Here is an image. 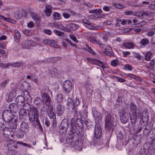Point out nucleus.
<instances>
[{
    "instance_id": "nucleus-1",
    "label": "nucleus",
    "mask_w": 155,
    "mask_h": 155,
    "mask_svg": "<svg viewBox=\"0 0 155 155\" xmlns=\"http://www.w3.org/2000/svg\"><path fill=\"white\" fill-rule=\"evenodd\" d=\"M116 115L114 114H108L105 118V128L106 130L109 131L113 130L114 129V123Z\"/></svg>"
},
{
    "instance_id": "nucleus-2",
    "label": "nucleus",
    "mask_w": 155,
    "mask_h": 155,
    "mask_svg": "<svg viewBox=\"0 0 155 155\" xmlns=\"http://www.w3.org/2000/svg\"><path fill=\"white\" fill-rule=\"evenodd\" d=\"M28 114L29 120L31 122L35 121L38 124L40 123L38 119L39 112L37 108L35 107L30 108Z\"/></svg>"
},
{
    "instance_id": "nucleus-3",
    "label": "nucleus",
    "mask_w": 155,
    "mask_h": 155,
    "mask_svg": "<svg viewBox=\"0 0 155 155\" xmlns=\"http://www.w3.org/2000/svg\"><path fill=\"white\" fill-rule=\"evenodd\" d=\"M2 117L3 120L5 122L9 123L13 120L14 116L12 112L10 110H6L3 113Z\"/></svg>"
},
{
    "instance_id": "nucleus-4",
    "label": "nucleus",
    "mask_w": 155,
    "mask_h": 155,
    "mask_svg": "<svg viewBox=\"0 0 155 155\" xmlns=\"http://www.w3.org/2000/svg\"><path fill=\"white\" fill-rule=\"evenodd\" d=\"M36 45V43L31 40L24 41L21 44L22 48L26 49H31Z\"/></svg>"
},
{
    "instance_id": "nucleus-5",
    "label": "nucleus",
    "mask_w": 155,
    "mask_h": 155,
    "mask_svg": "<svg viewBox=\"0 0 155 155\" xmlns=\"http://www.w3.org/2000/svg\"><path fill=\"white\" fill-rule=\"evenodd\" d=\"M19 142L16 140H11L7 142V147L9 150H14L18 147Z\"/></svg>"
},
{
    "instance_id": "nucleus-6",
    "label": "nucleus",
    "mask_w": 155,
    "mask_h": 155,
    "mask_svg": "<svg viewBox=\"0 0 155 155\" xmlns=\"http://www.w3.org/2000/svg\"><path fill=\"white\" fill-rule=\"evenodd\" d=\"M72 84L69 80L65 81L64 82L63 89L66 93H69L72 89Z\"/></svg>"
},
{
    "instance_id": "nucleus-7",
    "label": "nucleus",
    "mask_w": 155,
    "mask_h": 155,
    "mask_svg": "<svg viewBox=\"0 0 155 155\" xmlns=\"http://www.w3.org/2000/svg\"><path fill=\"white\" fill-rule=\"evenodd\" d=\"M140 115V121H142L143 123H144L145 122H148L149 121V114L148 111L146 110H144L142 113ZM139 115H138V118H139Z\"/></svg>"
},
{
    "instance_id": "nucleus-8",
    "label": "nucleus",
    "mask_w": 155,
    "mask_h": 155,
    "mask_svg": "<svg viewBox=\"0 0 155 155\" xmlns=\"http://www.w3.org/2000/svg\"><path fill=\"white\" fill-rule=\"evenodd\" d=\"M102 132L100 125L98 123H96L94 132L95 137L97 139H99L101 135Z\"/></svg>"
},
{
    "instance_id": "nucleus-9",
    "label": "nucleus",
    "mask_w": 155,
    "mask_h": 155,
    "mask_svg": "<svg viewBox=\"0 0 155 155\" xmlns=\"http://www.w3.org/2000/svg\"><path fill=\"white\" fill-rule=\"evenodd\" d=\"M16 102L17 103H19V104L21 105L24 107H27L29 109L30 107V105L28 103L24 104L25 102V100L24 97L21 96H18L16 98Z\"/></svg>"
},
{
    "instance_id": "nucleus-10",
    "label": "nucleus",
    "mask_w": 155,
    "mask_h": 155,
    "mask_svg": "<svg viewBox=\"0 0 155 155\" xmlns=\"http://www.w3.org/2000/svg\"><path fill=\"white\" fill-rule=\"evenodd\" d=\"M129 115L128 113L125 110L121 111L120 114V120L121 122L125 124L128 120Z\"/></svg>"
},
{
    "instance_id": "nucleus-11",
    "label": "nucleus",
    "mask_w": 155,
    "mask_h": 155,
    "mask_svg": "<svg viewBox=\"0 0 155 155\" xmlns=\"http://www.w3.org/2000/svg\"><path fill=\"white\" fill-rule=\"evenodd\" d=\"M83 25L86 28L92 30H96L97 28L94 26L93 24L90 23L89 21L86 18H84L82 19Z\"/></svg>"
},
{
    "instance_id": "nucleus-12",
    "label": "nucleus",
    "mask_w": 155,
    "mask_h": 155,
    "mask_svg": "<svg viewBox=\"0 0 155 155\" xmlns=\"http://www.w3.org/2000/svg\"><path fill=\"white\" fill-rule=\"evenodd\" d=\"M143 127V125L141 123L134 126L133 128V130L134 131L133 133L134 134H137L140 133Z\"/></svg>"
},
{
    "instance_id": "nucleus-13",
    "label": "nucleus",
    "mask_w": 155,
    "mask_h": 155,
    "mask_svg": "<svg viewBox=\"0 0 155 155\" xmlns=\"http://www.w3.org/2000/svg\"><path fill=\"white\" fill-rule=\"evenodd\" d=\"M102 10L101 9H95L90 10L89 11V12L90 13L95 14L97 18H102L104 17V15L101 13H102Z\"/></svg>"
},
{
    "instance_id": "nucleus-14",
    "label": "nucleus",
    "mask_w": 155,
    "mask_h": 155,
    "mask_svg": "<svg viewBox=\"0 0 155 155\" xmlns=\"http://www.w3.org/2000/svg\"><path fill=\"white\" fill-rule=\"evenodd\" d=\"M56 109L57 115L59 116L62 115L64 110V106L61 104H58L57 105Z\"/></svg>"
},
{
    "instance_id": "nucleus-15",
    "label": "nucleus",
    "mask_w": 155,
    "mask_h": 155,
    "mask_svg": "<svg viewBox=\"0 0 155 155\" xmlns=\"http://www.w3.org/2000/svg\"><path fill=\"white\" fill-rule=\"evenodd\" d=\"M66 27L68 29V31H69L75 30L78 29L79 26L78 25L74 23H70L67 24L66 25Z\"/></svg>"
},
{
    "instance_id": "nucleus-16",
    "label": "nucleus",
    "mask_w": 155,
    "mask_h": 155,
    "mask_svg": "<svg viewBox=\"0 0 155 155\" xmlns=\"http://www.w3.org/2000/svg\"><path fill=\"white\" fill-rule=\"evenodd\" d=\"M12 133V130L11 128L8 127H5L3 129V134L5 137L7 136V137H8L10 134H11V136L13 137V134H11Z\"/></svg>"
},
{
    "instance_id": "nucleus-17",
    "label": "nucleus",
    "mask_w": 155,
    "mask_h": 155,
    "mask_svg": "<svg viewBox=\"0 0 155 155\" xmlns=\"http://www.w3.org/2000/svg\"><path fill=\"white\" fill-rule=\"evenodd\" d=\"M88 40L93 43L99 44V41L98 39L97 36L89 35L87 37Z\"/></svg>"
},
{
    "instance_id": "nucleus-18",
    "label": "nucleus",
    "mask_w": 155,
    "mask_h": 155,
    "mask_svg": "<svg viewBox=\"0 0 155 155\" xmlns=\"http://www.w3.org/2000/svg\"><path fill=\"white\" fill-rule=\"evenodd\" d=\"M54 27L62 31H68V29L66 26L65 27L62 25L58 24L57 23H54Z\"/></svg>"
},
{
    "instance_id": "nucleus-19",
    "label": "nucleus",
    "mask_w": 155,
    "mask_h": 155,
    "mask_svg": "<svg viewBox=\"0 0 155 155\" xmlns=\"http://www.w3.org/2000/svg\"><path fill=\"white\" fill-rule=\"evenodd\" d=\"M15 35H14V40L17 42H18L21 37V34H20L19 31L17 30L14 31Z\"/></svg>"
},
{
    "instance_id": "nucleus-20",
    "label": "nucleus",
    "mask_w": 155,
    "mask_h": 155,
    "mask_svg": "<svg viewBox=\"0 0 155 155\" xmlns=\"http://www.w3.org/2000/svg\"><path fill=\"white\" fill-rule=\"evenodd\" d=\"M130 120L132 123H135L137 121V115L136 112H133L130 116Z\"/></svg>"
},
{
    "instance_id": "nucleus-21",
    "label": "nucleus",
    "mask_w": 155,
    "mask_h": 155,
    "mask_svg": "<svg viewBox=\"0 0 155 155\" xmlns=\"http://www.w3.org/2000/svg\"><path fill=\"white\" fill-rule=\"evenodd\" d=\"M123 45L125 48L128 49H132L134 48L135 45L132 42H125L123 44Z\"/></svg>"
},
{
    "instance_id": "nucleus-22",
    "label": "nucleus",
    "mask_w": 155,
    "mask_h": 155,
    "mask_svg": "<svg viewBox=\"0 0 155 155\" xmlns=\"http://www.w3.org/2000/svg\"><path fill=\"white\" fill-rule=\"evenodd\" d=\"M32 19L37 24H39L40 22V18L36 14H32L31 15Z\"/></svg>"
},
{
    "instance_id": "nucleus-23",
    "label": "nucleus",
    "mask_w": 155,
    "mask_h": 155,
    "mask_svg": "<svg viewBox=\"0 0 155 155\" xmlns=\"http://www.w3.org/2000/svg\"><path fill=\"white\" fill-rule=\"evenodd\" d=\"M51 7L50 5L46 6L45 7V13L47 16H49L51 14Z\"/></svg>"
},
{
    "instance_id": "nucleus-24",
    "label": "nucleus",
    "mask_w": 155,
    "mask_h": 155,
    "mask_svg": "<svg viewBox=\"0 0 155 155\" xmlns=\"http://www.w3.org/2000/svg\"><path fill=\"white\" fill-rule=\"evenodd\" d=\"M8 123L9 124V126L11 129H15L16 128L17 124L15 120H13L10 122Z\"/></svg>"
},
{
    "instance_id": "nucleus-25",
    "label": "nucleus",
    "mask_w": 155,
    "mask_h": 155,
    "mask_svg": "<svg viewBox=\"0 0 155 155\" xmlns=\"http://www.w3.org/2000/svg\"><path fill=\"white\" fill-rule=\"evenodd\" d=\"M54 32L56 35L62 37H65L66 35L64 32L60 31L57 30H54Z\"/></svg>"
},
{
    "instance_id": "nucleus-26",
    "label": "nucleus",
    "mask_w": 155,
    "mask_h": 155,
    "mask_svg": "<svg viewBox=\"0 0 155 155\" xmlns=\"http://www.w3.org/2000/svg\"><path fill=\"white\" fill-rule=\"evenodd\" d=\"M43 102L48 107H49L51 105V101L50 97H47L45 100H42Z\"/></svg>"
},
{
    "instance_id": "nucleus-27",
    "label": "nucleus",
    "mask_w": 155,
    "mask_h": 155,
    "mask_svg": "<svg viewBox=\"0 0 155 155\" xmlns=\"http://www.w3.org/2000/svg\"><path fill=\"white\" fill-rule=\"evenodd\" d=\"M149 40L147 38L142 39L140 42V44L144 46L148 45L149 43Z\"/></svg>"
},
{
    "instance_id": "nucleus-28",
    "label": "nucleus",
    "mask_w": 155,
    "mask_h": 155,
    "mask_svg": "<svg viewBox=\"0 0 155 155\" xmlns=\"http://www.w3.org/2000/svg\"><path fill=\"white\" fill-rule=\"evenodd\" d=\"M121 22L122 25H125L127 24V20L125 19L120 20L118 21L116 24V26L117 27L120 26V25H119V23Z\"/></svg>"
},
{
    "instance_id": "nucleus-29",
    "label": "nucleus",
    "mask_w": 155,
    "mask_h": 155,
    "mask_svg": "<svg viewBox=\"0 0 155 155\" xmlns=\"http://www.w3.org/2000/svg\"><path fill=\"white\" fill-rule=\"evenodd\" d=\"M142 15H139V16H151L152 15L151 13L150 12L147 11H143L142 12Z\"/></svg>"
},
{
    "instance_id": "nucleus-30",
    "label": "nucleus",
    "mask_w": 155,
    "mask_h": 155,
    "mask_svg": "<svg viewBox=\"0 0 155 155\" xmlns=\"http://www.w3.org/2000/svg\"><path fill=\"white\" fill-rule=\"evenodd\" d=\"M87 60L90 62V63L92 64H97V60L91 58H87Z\"/></svg>"
},
{
    "instance_id": "nucleus-31",
    "label": "nucleus",
    "mask_w": 155,
    "mask_h": 155,
    "mask_svg": "<svg viewBox=\"0 0 155 155\" xmlns=\"http://www.w3.org/2000/svg\"><path fill=\"white\" fill-rule=\"evenodd\" d=\"M23 65V64L22 62L13 63L11 64V65L13 67H20Z\"/></svg>"
},
{
    "instance_id": "nucleus-32",
    "label": "nucleus",
    "mask_w": 155,
    "mask_h": 155,
    "mask_svg": "<svg viewBox=\"0 0 155 155\" xmlns=\"http://www.w3.org/2000/svg\"><path fill=\"white\" fill-rule=\"evenodd\" d=\"M152 53L150 51L147 52L145 55V58L146 60L147 61H150L151 58V56L152 55Z\"/></svg>"
},
{
    "instance_id": "nucleus-33",
    "label": "nucleus",
    "mask_w": 155,
    "mask_h": 155,
    "mask_svg": "<svg viewBox=\"0 0 155 155\" xmlns=\"http://www.w3.org/2000/svg\"><path fill=\"white\" fill-rule=\"evenodd\" d=\"M19 115L21 116H25L27 114V113L25 109L24 108H21L19 112Z\"/></svg>"
},
{
    "instance_id": "nucleus-34",
    "label": "nucleus",
    "mask_w": 155,
    "mask_h": 155,
    "mask_svg": "<svg viewBox=\"0 0 155 155\" xmlns=\"http://www.w3.org/2000/svg\"><path fill=\"white\" fill-rule=\"evenodd\" d=\"M113 6L118 9H123L124 8V7L120 4L114 3L113 4Z\"/></svg>"
},
{
    "instance_id": "nucleus-35",
    "label": "nucleus",
    "mask_w": 155,
    "mask_h": 155,
    "mask_svg": "<svg viewBox=\"0 0 155 155\" xmlns=\"http://www.w3.org/2000/svg\"><path fill=\"white\" fill-rule=\"evenodd\" d=\"M127 76L131 78H133L139 81L140 80V78L132 74H128Z\"/></svg>"
},
{
    "instance_id": "nucleus-36",
    "label": "nucleus",
    "mask_w": 155,
    "mask_h": 155,
    "mask_svg": "<svg viewBox=\"0 0 155 155\" xmlns=\"http://www.w3.org/2000/svg\"><path fill=\"white\" fill-rule=\"evenodd\" d=\"M124 68L125 70L131 71L133 70V67L130 64H126L124 66Z\"/></svg>"
},
{
    "instance_id": "nucleus-37",
    "label": "nucleus",
    "mask_w": 155,
    "mask_h": 155,
    "mask_svg": "<svg viewBox=\"0 0 155 155\" xmlns=\"http://www.w3.org/2000/svg\"><path fill=\"white\" fill-rule=\"evenodd\" d=\"M50 107H51V112H48V114L50 118L54 119L55 117V114L54 113L52 112L51 110H52V107L51 106Z\"/></svg>"
},
{
    "instance_id": "nucleus-38",
    "label": "nucleus",
    "mask_w": 155,
    "mask_h": 155,
    "mask_svg": "<svg viewBox=\"0 0 155 155\" xmlns=\"http://www.w3.org/2000/svg\"><path fill=\"white\" fill-rule=\"evenodd\" d=\"M34 103L37 105H40L41 104V101L40 98L39 97H36L35 99Z\"/></svg>"
},
{
    "instance_id": "nucleus-39",
    "label": "nucleus",
    "mask_w": 155,
    "mask_h": 155,
    "mask_svg": "<svg viewBox=\"0 0 155 155\" xmlns=\"http://www.w3.org/2000/svg\"><path fill=\"white\" fill-rule=\"evenodd\" d=\"M67 104L70 106L72 107L73 106L74 102L73 100L71 98L69 97L68 99Z\"/></svg>"
},
{
    "instance_id": "nucleus-40",
    "label": "nucleus",
    "mask_w": 155,
    "mask_h": 155,
    "mask_svg": "<svg viewBox=\"0 0 155 155\" xmlns=\"http://www.w3.org/2000/svg\"><path fill=\"white\" fill-rule=\"evenodd\" d=\"M56 99L58 102H61L63 99V97L62 95L60 94H57Z\"/></svg>"
},
{
    "instance_id": "nucleus-41",
    "label": "nucleus",
    "mask_w": 155,
    "mask_h": 155,
    "mask_svg": "<svg viewBox=\"0 0 155 155\" xmlns=\"http://www.w3.org/2000/svg\"><path fill=\"white\" fill-rule=\"evenodd\" d=\"M19 144L21 145L22 146L27 147L29 148H31L32 147L31 144L30 143L27 144V143L22 142H19Z\"/></svg>"
},
{
    "instance_id": "nucleus-42",
    "label": "nucleus",
    "mask_w": 155,
    "mask_h": 155,
    "mask_svg": "<svg viewBox=\"0 0 155 155\" xmlns=\"http://www.w3.org/2000/svg\"><path fill=\"white\" fill-rule=\"evenodd\" d=\"M50 59L52 62L54 63L57 62V61H60L61 59V58L57 57L51 58Z\"/></svg>"
},
{
    "instance_id": "nucleus-43",
    "label": "nucleus",
    "mask_w": 155,
    "mask_h": 155,
    "mask_svg": "<svg viewBox=\"0 0 155 155\" xmlns=\"http://www.w3.org/2000/svg\"><path fill=\"white\" fill-rule=\"evenodd\" d=\"M53 18L55 20H58L60 19V15L57 12H54L53 15Z\"/></svg>"
},
{
    "instance_id": "nucleus-44",
    "label": "nucleus",
    "mask_w": 155,
    "mask_h": 155,
    "mask_svg": "<svg viewBox=\"0 0 155 155\" xmlns=\"http://www.w3.org/2000/svg\"><path fill=\"white\" fill-rule=\"evenodd\" d=\"M130 107L131 110H133V112H135L137 109V107L136 105L133 103H131L130 105Z\"/></svg>"
},
{
    "instance_id": "nucleus-45",
    "label": "nucleus",
    "mask_w": 155,
    "mask_h": 155,
    "mask_svg": "<svg viewBox=\"0 0 155 155\" xmlns=\"http://www.w3.org/2000/svg\"><path fill=\"white\" fill-rule=\"evenodd\" d=\"M118 61L117 60L114 59L112 61L111 63V65L113 66H116L118 64Z\"/></svg>"
},
{
    "instance_id": "nucleus-46",
    "label": "nucleus",
    "mask_w": 155,
    "mask_h": 155,
    "mask_svg": "<svg viewBox=\"0 0 155 155\" xmlns=\"http://www.w3.org/2000/svg\"><path fill=\"white\" fill-rule=\"evenodd\" d=\"M150 130H149V129L146 126L143 130V134L146 136L147 135L150 133Z\"/></svg>"
},
{
    "instance_id": "nucleus-47",
    "label": "nucleus",
    "mask_w": 155,
    "mask_h": 155,
    "mask_svg": "<svg viewBox=\"0 0 155 155\" xmlns=\"http://www.w3.org/2000/svg\"><path fill=\"white\" fill-rule=\"evenodd\" d=\"M72 136H70V138L68 137L66 139V141L68 143L71 144L73 142V139Z\"/></svg>"
},
{
    "instance_id": "nucleus-48",
    "label": "nucleus",
    "mask_w": 155,
    "mask_h": 155,
    "mask_svg": "<svg viewBox=\"0 0 155 155\" xmlns=\"http://www.w3.org/2000/svg\"><path fill=\"white\" fill-rule=\"evenodd\" d=\"M70 37L71 39L76 43H78V41L77 40L76 37L72 34L70 35Z\"/></svg>"
},
{
    "instance_id": "nucleus-49",
    "label": "nucleus",
    "mask_w": 155,
    "mask_h": 155,
    "mask_svg": "<svg viewBox=\"0 0 155 155\" xmlns=\"http://www.w3.org/2000/svg\"><path fill=\"white\" fill-rule=\"evenodd\" d=\"M21 127L22 128H27L28 127V125L25 122H22L21 124Z\"/></svg>"
},
{
    "instance_id": "nucleus-50",
    "label": "nucleus",
    "mask_w": 155,
    "mask_h": 155,
    "mask_svg": "<svg viewBox=\"0 0 155 155\" xmlns=\"http://www.w3.org/2000/svg\"><path fill=\"white\" fill-rule=\"evenodd\" d=\"M48 45L51 47H55L56 45V43L54 41L50 40V41Z\"/></svg>"
},
{
    "instance_id": "nucleus-51",
    "label": "nucleus",
    "mask_w": 155,
    "mask_h": 155,
    "mask_svg": "<svg viewBox=\"0 0 155 155\" xmlns=\"http://www.w3.org/2000/svg\"><path fill=\"white\" fill-rule=\"evenodd\" d=\"M49 97H50L48 95V94L46 93H43L42 94V100H45L46 98Z\"/></svg>"
},
{
    "instance_id": "nucleus-52",
    "label": "nucleus",
    "mask_w": 155,
    "mask_h": 155,
    "mask_svg": "<svg viewBox=\"0 0 155 155\" xmlns=\"http://www.w3.org/2000/svg\"><path fill=\"white\" fill-rule=\"evenodd\" d=\"M150 147L152 149L155 150V140H153L151 142Z\"/></svg>"
},
{
    "instance_id": "nucleus-53",
    "label": "nucleus",
    "mask_w": 155,
    "mask_h": 155,
    "mask_svg": "<svg viewBox=\"0 0 155 155\" xmlns=\"http://www.w3.org/2000/svg\"><path fill=\"white\" fill-rule=\"evenodd\" d=\"M146 126L149 129V130L151 131L153 127V124L152 123L150 122L146 125Z\"/></svg>"
},
{
    "instance_id": "nucleus-54",
    "label": "nucleus",
    "mask_w": 155,
    "mask_h": 155,
    "mask_svg": "<svg viewBox=\"0 0 155 155\" xmlns=\"http://www.w3.org/2000/svg\"><path fill=\"white\" fill-rule=\"evenodd\" d=\"M97 64H96V65H97L101 67L103 69L105 68V67L104 66L103 63L101 62L99 60H97Z\"/></svg>"
},
{
    "instance_id": "nucleus-55",
    "label": "nucleus",
    "mask_w": 155,
    "mask_h": 155,
    "mask_svg": "<svg viewBox=\"0 0 155 155\" xmlns=\"http://www.w3.org/2000/svg\"><path fill=\"white\" fill-rule=\"evenodd\" d=\"M9 81V79H7L5 80L3 82H2V86L3 87H5L6 85L7 84V83Z\"/></svg>"
},
{
    "instance_id": "nucleus-56",
    "label": "nucleus",
    "mask_w": 155,
    "mask_h": 155,
    "mask_svg": "<svg viewBox=\"0 0 155 155\" xmlns=\"http://www.w3.org/2000/svg\"><path fill=\"white\" fill-rule=\"evenodd\" d=\"M23 32L25 35L28 36H30L31 34L30 31L28 30H25L23 31Z\"/></svg>"
},
{
    "instance_id": "nucleus-57",
    "label": "nucleus",
    "mask_w": 155,
    "mask_h": 155,
    "mask_svg": "<svg viewBox=\"0 0 155 155\" xmlns=\"http://www.w3.org/2000/svg\"><path fill=\"white\" fill-rule=\"evenodd\" d=\"M11 64H10L9 63L5 64L2 63L1 64V66L2 68H7L8 67V66L11 65Z\"/></svg>"
},
{
    "instance_id": "nucleus-58",
    "label": "nucleus",
    "mask_w": 155,
    "mask_h": 155,
    "mask_svg": "<svg viewBox=\"0 0 155 155\" xmlns=\"http://www.w3.org/2000/svg\"><path fill=\"white\" fill-rule=\"evenodd\" d=\"M86 50L87 51L91 53L92 54L94 55L95 54V53L91 48H89V47L86 48Z\"/></svg>"
},
{
    "instance_id": "nucleus-59",
    "label": "nucleus",
    "mask_w": 155,
    "mask_h": 155,
    "mask_svg": "<svg viewBox=\"0 0 155 155\" xmlns=\"http://www.w3.org/2000/svg\"><path fill=\"white\" fill-rule=\"evenodd\" d=\"M28 27L30 28H31L34 26V24L32 21H30L27 24Z\"/></svg>"
},
{
    "instance_id": "nucleus-60",
    "label": "nucleus",
    "mask_w": 155,
    "mask_h": 155,
    "mask_svg": "<svg viewBox=\"0 0 155 155\" xmlns=\"http://www.w3.org/2000/svg\"><path fill=\"white\" fill-rule=\"evenodd\" d=\"M78 146H76V149L80 151L81 150L82 147V143H78Z\"/></svg>"
},
{
    "instance_id": "nucleus-61",
    "label": "nucleus",
    "mask_w": 155,
    "mask_h": 155,
    "mask_svg": "<svg viewBox=\"0 0 155 155\" xmlns=\"http://www.w3.org/2000/svg\"><path fill=\"white\" fill-rule=\"evenodd\" d=\"M63 16L65 18H68L70 17V15L69 14L65 12L63 13Z\"/></svg>"
},
{
    "instance_id": "nucleus-62",
    "label": "nucleus",
    "mask_w": 155,
    "mask_h": 155,
    "mask_svg": "<svg viewBox=\"0 0 155 155\" xmlns=\"http://www.w3.org/2000/svg\"><path fill=\"white\" fill-rule=\"evenodd\" d=\"M134 56H135L136 58H138L139 59H140L141 58L140 55L137 53L134 52L133 53Z\"/></svg>"
},
{
    "instance_id": "nucleus-63",
    "label": "nucleus",
    "mask_w": 155,
    "mask_h": 155,
    "mask_svg": "<svg viewBox=\"0 0 155 155\" xmlns=\"http://www.w3.org/2000/svg\"><path fill=\"white\" fill-rule=\"evenodd\" d=\"M154 61L153 60H151L150 63V65L152 68H153L154 66Z\"/></svg>"
},
{
    "instance_id": "nucleus-64",
    "label": "nucleus",
    "mask_w": 155,
    "mask_h": 155,
    "mask_svg": "<svg viewBox=\"0 0 155 155\" xmlns=\"http://www.w3.org/2000/svg\"><path fill=\"white\" fill-rule=\"evenodd\" d=\"M79 103L80 102L79 100L77 98H76L75 101L74 103L73 106L78 105L79 104Z\"/></svg>"
}]
</instances>
